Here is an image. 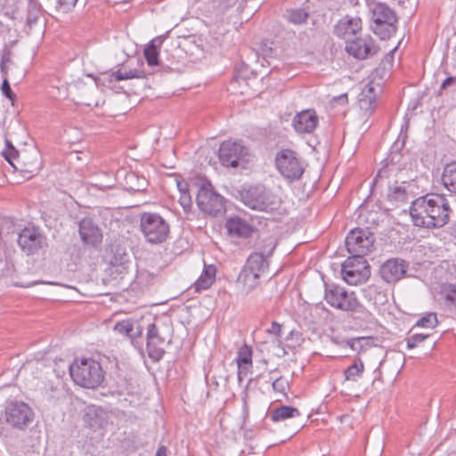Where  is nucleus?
Masks as SVG:
<instances>
[{
    "label": "nucleus",
    "instance_id": "c85d7f7f",
    "mask_svg": "<svg viewBox=\"0 0 456 456\" xmlns=\"http://www.w3.org/2000/svg\"><path fill=\"white\" fill-rule=\"evenodd\" d=\"M364 370V365L360 359L354 361V362L349 366L344 372L346 380L355 381L357 378L361 377Z\"/></svg>",
    "mask_w": 456,
    "mask_h": 456
},
{
    "label": "nucleus",
    "instance_id": "58836bf2",
    "mask_svg": "<svg viewBox=\"0 0 456 456\" xmlns=\"http://www.w3.org/2000/svg\"><path fill=\"white\" fill-rule=\"evenodd\" d=\"M78 0H58L57 8L61 12H69L74 9Z\"/></svg>",
    "mask_w": 456,
    "mask_h": 456
},
{
    "label": "nucleus",
    "instance_id": "5701e85b",
    "mask_svg": "<svg viewBox=\"0 0 456 456\" xmlns=\"http://www.w3.org/2000/svg\"><path fill=\"white\" fill-rule=\"evenodd\" d=\"M362 28L360 18L344 17L336 25V33L338 37L349 39L356 35Z\"/></svg>",
    "mask_w": 456,
    "mask_h": 456
},
{
    "label": "nucleus",
    "instance_id": "cd10ccee",
    "mask_svg": "<svg viewBox=\"0 0 456 456\" xmlns=\"http://www.w3.org/2000/svg\"><path fill=\"white\" fill-rule=\"evenodd\" d=\"M299 415H300V412H299L298 409L292 407V406L281 405V406H279V407L273 409L270 412V419L273 422H280V421L286 420L288 419L297 418Z\"/></svg>",
    "mask_w": 456,
    "mask_h": 456
},
{
    "label": "nucleus",
    "instance_id": "f3484780",
    "mask_svg": "<svg viewBox=\"0 0 456 456\" xmlns=\"http://www.w3.org/2000/svg\"><path fill=\"white\" fill-rule=\"evenodd\" d=\"M105 283L118 279H122L123 275L128 272L132 263L128 258H109L103 260Z\"/></svg>",
    "mask_w": 456,
    "mask_h": 456
},
{
    "label": "nucleus",
    "instance_id": "de8ad7c7",
    "mask_svg": "<svg viewBox=\"0 0 456 456\" xmlns=\"http://www.w3.org/2000/svg\"><path fill=\"white\" fill-rule=\"evenodd\" d=\"M393 59H394L393 55H391V54L386 55V57L382 61L383 65L387 66L390 69L393 65Z\"/></svg>",
    "mask_w": 456,
    "mask_h": 456
},
{
    "label": "nucleus",
    "instance_id": "a19ab883",
    "mask_svg": "<svg viewBox=\"0 0 456 456\" xmlns=\"http://www.w3.org/2000/svg\"><path fill=\"white\" fill-rule=\"evenodd\" d=\"M428 335H423V334H413L407 338V347L409 349L414 348L417 346L418 344L424 341Z\"/></svg>",
    "mask_w": 456,
    "mask_h": 456
},
{
    "label": "nucleus",
    "instance_id": "72a5a7b5",
    "mask_svg": "<svg viewBox=\"0 0 456 456\" xmlns=\"http://www.w3.org/2000/svg\"><path fill=\"white\" fill-rule=\"evenodd\" d=\"M134 325V321L128 319L118 322L114 326V330L120 334L126 335L129 337V334L133 331V327Z\"/></svg>",
    "mask_w": 456,
    "mask_h": 456
},
{
    "label": "nucleus",
    "instance_id": "f257e3e1",
    "mask_svg": "<svg viewBox=\"0 0 456 456\" xmlns=\"http://www.w3.org/2000/svg\"><path fill=\"white\" fill-rule=\"evenodd\" d=\"M450 207L440 194H427L415 200L410 215L416 226L426 228L442 227L449 221Z\"/></svg>",
    "mask_w": 456,
    "mask_h": 456
},
{
    "label": "nucleus",
    "instance_id": "6ab92c4d",
    "mask_svg": "<svg viewBox=\"0 0 456 456\" xmlns=\"http://www.w3.org/2000/svg\"><path fill=\"white\" fill-rule=\"evenodd\" d=\"M18 243L28 253L43 247L44 237L35 227L24 228L19 235Z\"/></svg>",
    "mask_w": 456,
    "mask_h": 456
},
{
    "label": "nucleus",
    "instance_id": "f8f14e48",
    "mask_svg": "<svg viewBox=\"0 0 456 456\" xmlns=\"http://www.w3.org/2000/svg\"><path fill=\"white\" fill-rule=\"evenodd\" d=\"M34 413L31 408L23 402H11L4 411V419L12 428H25L31 423Z\"/></svg>",
    "mask_w": 456,
    "mask_h": 456
},
{
    "label": "nucleus",
    "instance_id": "f704fd0d",
    "mask_svg": "<svg viewBox=\"0 0 456 456\" xmlns=\"http://www.w3.org/2000/svg\"><path fill=\"white\" fill-rule=\"evenodd\" d=\"M437 324L436 314L434 313L428 314L420 318L416 325L423 328H435Z\"/></svg>",
    "mask_w": 456,
    "mask_h": 456
},
{
    "label": "nucleus",
    "instance_id": "4be33fe9",
    "mask_svg": "<svg viewBox=\"0 0 456 456\" xmlns=\"http://www.w3.org/2000/svg\"><path fill=\"white\" fill-rule=\"evenodd\" d=\"M153 258H137L136 265V275L134 283L139 286H147L159 273V269L148 270L150 261Z\"/></svg>",
    "mask_w": 456,
    "mask_h": 456
},
{
    "label": "nucleus",
    "instance_id": "603ef678",
    "mask_svg": "<svg viewBox=\"0 0 456 456\" xmlns=\"http://www.w3.org/2000/svg\"><path fill=\"white\" fill-rule=\"evenodd\" d=\"M150 261V265L148 267V270H154V269H159V271L160 270L159 267H157L155 265H154V262H155V258H153V260H149Z\"/></svg>",
    "mask_w": 456,
    "mask_h": 456
},
{
    "label": "nucleus",
    "instance_id": "ddd939ff",
    "mask_svg": "<svg viewBox=\"0 0 456 456\" xmlns=\"http://www.w3.org/2000/svg\"><path fill=\"white\" fill-rule=\"evenodd\" d=\"M78 232L83 244L88 248H97L103 240L102 230L90 217L80 221Z\"/></svg>",
    "mask_w": 456,
    "mask_h": 456
},
{
    "label": "nucleus",
    "instance_id": "49530a36",
    "mask_svg": "<svg viewBox=\"0 0 456 456\" xmlns=\"http://www.w3.org/2000/svg\"><path fill=\"white\" fill-rule=\"evenodd\" d=\"M2 91L8 98H12V89L7 80H4L3 83Z\"/></svg>",
    "mask_w": 456,
    "mask_h": 456
},
{
    "label": "nucleus",
    "instance_id": "4468645a",
    "mask_svg": "<svg viewBox=\"0 0 456 456\" xmlns=\"http://www.w3.org/2000/svg\"><path fill=\"white\" fill-rule=\"evenodd\" d=\"M246 156V149L239 142L226 141L219 148V159L225 167H237Z\"/></svg>",
    "mask_w": 456,
    "mask_h": 456
},
{
    "label": "nucleus",
    "instance_id": "79ce46f5",
    "mask_svg": "<svg viewBox=\"0 0 456 456\" xmlns=\"http://www.w3.org/2000/svg\"><path fill=\"white\" fill-rule=\"evenodd\" d=\"M446 295L445 298L447 301H450L452 304L456 305V285L449 284L445 288Z\"/></svg>",
    "mask_w": 456,
    "mask_h": 456
},
{
    "label": "nucleus",
    "instance_id": "3c124183",
    "mask_svg": "<svg viewBox=\"0 0 456 456\" xmlns=\"http://www.w3.org/2000/svg\"><path fill=\"white\" fill-rule=\"evenodd\" d=\"M155 456H167V449H166V447L165 446H160L158 449Z\"/></svg>",
    "mask_w": 456,
    "mask_h": 456
},
{
    "label": "nucleus",
    "instance_id": "a18cd8bd",
    "mask_svg": "<svg viewBox=\"0 0 456 456\" xmlns=\"http://www.w3.org/2000/svg\"><path fill=\"white\" fill-rule=\"evenodd\" d=\"M142 334V328L141 327V325L139 324L138 322L134 321V325L133 327V331L131 332V334H129V338L132 340H134L137 338L141 337Z\"/></svg>",
    "mask_w": 456,
    "mask_h": 456
},
{
    "label": "nucleus",
    "instance_id": "c9c22d12",
    "mask_svg": "<svg viewBox=\"0 0 456 456\" xmlns=\"http://www.w3.org/2000/svg\"><path fill=\"white\" fill-rule=\"evenodd\" d=\"M359 106L361 110H364L366 113H370L375 109V99L371 96L362 95L359 99Z\"/></svg>",
    "mask_w": 456,
    "mask_h": 456
},
{
    "label": "nucleus",
    "instance_id": "c756f323",
    "mask_svg": "<svg viewBox=\"0 0 456 456\" xmlns=\"http://www.w3.org/2000/svg\"><path fill=\"white\" fill-rule=\"evenodd\" d=\"M111 77H113L114 80L120 81V80L142 77L143 73H142V71H139V70H135V69L134 70H133V69L126 70V69H120L117 70L116 72H114L111 75Z\"/></svg>",
    "mask_w": 456,
    "mask_h": 456
},
{
    "label": "nucleus",
    "instance_id": "2eb2a0df",
    "mask_svg": "<svg viewBox=\"0 0 456 456\" xmlns=\"http://www.w3.org/2000/svg\"><path fill=\"white\" fill-rule=\"evenodd\" d=\"M166 338L161 335L156 323H151L147 327V351L149 357L153 361H159L164 354Z\"/></svg>",
    "mask_w": 456,
    "mask_h": 456
},
{
    "label": "nucleus",
    "instance_id": "412c9836",
    "mask_svg": "<svg viewBox=\"0 0 456 456\" xmlns=\"http://www.w3.org/2000/svg\"><path fill=\"white\" fill-rule=\"evenodd\" d=\"M225 227L230 235L239 238H248L255 231L250 224L240 217L229 218L226 221Z\"/></svg>",
    "mask_w": 456,
    "mask_h": 456
},
{
    "label": "nucleus",
    "instance_id": "a211bd4d",
    "mask_svg": "<svg viewBox=\"0 0 456 456\" xmlns=\"http://www.w3.org/2000/svg\"><path fill=\"white\" fill-rule=\"evenodd\" d=\"M319 118L314 110H304L295 115L292 126L298 134H310L315 130Z\"/></svg>",
    "mask_w": 456,
    "mask_h": 456
},
{
    "label": "nucleus",
    "instance_id": "473e14b6",
    "mask_svg": "<svg viewBox=\"0 0 456 456\" xmlns=\"http://www.w3.org/2000/svg\"><path fill=\"white\" fill-rule=\"evenodd\" d=\"M144 56L150 66H155L159 63V51L152 43L148 45L144 49Z\"/></svg>",
    "mask_w": 456,
    "mask_h": 456
},
{
    "label": "nucleus",
    "instance_id": "e433bc0d",
    "mask_svg": "<svg viewBox=\"0 0 456 456\" xmlns=\"http://www.w3.org/2000/svg\"><path fill=\"white\" fill-rule=\"evenodd\" d=\"M178 201L185 213H190L192 208V200L190 191L179 194Z\"/></svg>",
    "mask_w": 456,
    "mask_h": 456
},
{
    "label": "nucleus",
    "instance_id": "8fccbe9b",
    "mask_svg": "<svg viewBox=\"0 0 456 456\" xmlns=\"http://www.w3.org/2000/svg\"><path fill=\"white\" fill-rule=\"evenodd\" d=\"M281 328L280 324H278L276 322L273 323L271 332L274 333L277 336H280L281 335Z\"/></svg>",
    "mask_w": 456,
    "mask_h": 456
},
{
    "label": "nucleus",
    "instance_id": "09e8293b",
    "mask_svg": "<svg viewBox=\"0 0 456 456\" xmlns=\"http://www.w3.org/2000/svg\"><path fill=\"white\" fill-rule=\"evenodd\" d=\"M456 80V77H449L446 79L444 80V82L441 85V89H445L448 86H450L452 83H453Z\"/></svg>",
    "mask_w": 456,
    "mask_h": 456
},
{
    "label": "nucleus",
    "instance_id": "20e7f679",
    "mask_svg": "<svg viewBox=\"0 0 456 456\" xmlns=\"http://www.w3.org/2000/svg\"><path fill=\"white\" fill-rule=\"evenodd\" d=\"M195 200L198 208L204 215L216 217L223 216L226 211L225 199L216 191L210 181L201 182Z\"/></svg>",
    "mask_w": 456,
    "mask_h": 456
},
{
    "label": "nucleus",
    "instance_id": "b1692460",
    "mask_svg": "<svg viewBox=\"0 0 456 456\" xmlns=\"http://www.w3.org/2000/svg\"><path fill=\"white\" fill-rule=\"evenodd\" d=\"M40 167V157L38 154L34 153L32 155L24 154L23 156H18L14 169L26 175H33L39 171Z\"/></svg>",
    "mask_w": 456,
    "mask_h": 456
},
{
    "label": "nucleus",
    "instance_id": "bb28decb",
    "mask_svg": "<svg viewBox=\"0 0 456 456\" xmlns=\"http://www.w3.org/2000/svg\"><path fill=\"white\" fill-rule=\"evenodd\" d=\"M441 181L449 191L456 194V161L445 165L441 175Z\"/></svg>",
    "mask_w": 456,
    "mask_h": 456
},
{
    "label": "nucleus",
    "instance_id": "37998d69",
    "mask_svg": "<svg viewBox=\"0 0 456 456\" xmlns=\"http://www.w3.org/2000/svg\"><path fill=\"white\" fill-rule=\"evenodd\" d=\"M175 183H176V187L179 191V194H183V192L190 191L188 183L181 176H179V175L175 176Z\"/></svg>",
    "mask_w": 456,
    "mask_h": 456
},
{
    "label": "nucleus",
    "instance_id": "4c0bfd02",
    "mask_svg": "<svg viewBox=\"0 0 456 456\" xmlns=\"http://www.w3.org/2000/svg\"><path fill=\"white\" fill-rule=\"evenodd\" d=\"M289 387V381L283 377H280L273 382V390L284 395H286Z\"/></svg>",
    "mask_w": 456,
    "mask_h": 456
},
{
    "label": "nucleus",
    "instance_id": "9d476101",
    "mask_svg": "<svg viewBox=\"0 0 456 456\" xmlns=\"http://www.w3.org/2000/svg\"><path fill=\"white\" fill-rule=\"evenodd\" d=\"M276 167L280 173L288 179H297L304 173L301 160L295 151L283 149L276 155Z\"/></svg>",
    "mask_w": 456,
    "mask_h": 456
},
{
    "label": "nucleus",
    "instance_id": "7c9ffc66",
    "mask_svg": "<svg viewBox=\"0 0 456 456\" xmlns=\"http://www.w3.org/2000/svg\"><path fill=\"white\" fill-rule=\"evenodd\" d=\"M237 363H244L252 365V349L250 346L244 345L241 346L237 354Z\"/></svg>",
    "mask_w": 456,
    "mask_h": 456
},
{
    "label": "nucleus",
    "instance_id": "2f4dec72",
    "mask_svg": "<svg viewBox=\"0 0 456 456\" xmlns=\"http://www.w3.org/2000/svg\"><path fill=\"white\" fill-rule=\"evenodd\" d=\"M308 13L303 9H293L288 14V20L294 24H302L306 21Z\"/></svg>",
    "mask_w": 456,
    "mask_h": 456
},
{
    "label": "nucleus",
    "instance_id": "f03ea898",
    "mask_svg": "<svg viewBox=\"0 0 456 456\" xmlns=\"http://www.w3.org/2000/svg\"><path fill=\"white\" fill-rule=\"evenodd\" d=\"M70 377L74 382L86 388H95L104 379V371L97 361L92 358L75 360L69 366Z\"/></svg>",
    "mask_w": 456,
    "mask_h": 456
},
{
    "label": "nucleus",
    "instance_id": "dca6fc26",
    "mask_svg": "<svg viewBox=\"0 0 456 456\" xmlns=\"http://www.w3.org/2000/svg\"><path fill=\"white\" fill-rule=\"evenodd\" d=\"M408 265L403 258H388L380 266V275L382 279L390 283L399 281L406 273Z\"/></svg>",
    "mask_w": 456,
    "mask_h": 456
},
{
    "label": "nucleus",
    "instance_id": "c03bdc74",
    "mask_svg": "<svg viewBox=\"0 0 456 456\" xmlns=\"http://www.w3.org/2000/svg\"><path fill=\"white\" fill-rule=\"evenodd\" d=\"M238 365V379L240 381L248 373L249 369L252 365H248L244 363H237Z\"/></svg>",
    "mask_w": 456,
    "mask_h": 456
},
{
    "label": "nucleus",
    "instance_id": "7ed1b4c3",
    "mask_svg": "<svg viewBox=\"0 0 456 456\" xmlns=\"http://www.w3.org/2000/svg\"><path fill=\"white\" fill-rule=\"evenodd\" d=\"M267 258H247L236 281L237 294L247 297L258 286L259 277L268 269Z\"/></svg>",
    "mask_w": 456,
    "mask_h": 456
},
{
    "label": "nucleus",
    "instance_id": "ea45409f",
    "mask_svg": "<svg viewBox=\"0 0 456 456\" xmlns=\"http://www.w3.org/2000/svg\"><path fill=\"white\" fill-rule=\"evenodd\" d=\"M5 159L10 163L11 166L15 168V164L18 159V156H20L19 152L13 148L9 147L5 150V151L3 153Z\"/></svg>",
    "mask_w": 456,
    "mask_h": 456
},
{
    "label": "nucleus",
    "instance_id": "1a4fd4ad",
    "mask_svg": "<svg viewBox=\"0 0 456 456\" xmlns=\"http://www.w3.org/2000/svg\"><path fill=\"white\" fill-rule=\"evenodd\" d=\"M343 280L349 285L366 281L370 275V266L365 258H346L341 265Z\"/></svg>",
    "mask_w": 456,
    "mask_h": 456
},
{
    "label": "nucleus",
    "instance_id": "864d4df0",
    "mask_svg": "<svg viewBox=\"0 0 456 456\" xmlns=\"http://www.w3.org/2000/svg\"><path fill=\"white\" fill-rule=\"evenodd\" d=\"M356 343H359V340H356V341H355V340H353V341H348V342H347V344L349 345V346H350L352 349H354V350H355V349H356V348H355V344H356Z\"/></svg>",
    "mask_w": 456,
    "mask_h": 456
},
{
    "label": "nucleus",
    "instance_id": "aec40b11",
    "mask_svg": "<svg viewBox=\"0 0 456 456\" xmlns=\"http://www.w3.org/2000/svg\"><path fill=\"white\" fill-rule=\"evenodd\" d=\"M374 45L370 37H358L352 40L346 45V51L349 54L358 59L367 58L373 51Z\"/></svg>",
    "mask_w": 456,
    "mask_h": 456
},
{
    "label": "nucleus",
    "instance_id": "0eeeda50",
    "mask_svg": "<svg viewBox=\"0 0 456 456\" xmlns=\"http://www.w3.org/2000/svg\"><path fill=\"white\" fill-rule=\"evenodd\" d=\"M140 230L151 244H161L169 237V224L159 214L144 212L140 216Z\"/></svg>",
    "mask_w": 456,
    "mask_h": 456
},
{
    "label": "nucleus",
    "instance_id": "9b49d317",
    "mask_svg": "<svg viewBox=\"0 0 456 456\" xmlns=\"http://www.w3.org/2000/svg\"><path fill=\"white\" fill-rule=\"evenodd\" d=\"M372 20L375 22L374 31L380 37H389L395 32V17L385 4L374 3L371 7Z\"/></svg>",
    "mask_w": 456,
    "mask_h": 456
},
{
    "label": "nucleus",
    "instance_id": "6e6552de",
    "mask_svg": "<svg viewBox=\"0 0 456 456\" xmlns=\"http://www.w3.org/2000/svg\"><path fill=\"white\" fill-rule=\"evenodd\" d=\"M374 234L361 228L353 229L346 237V247L351 256H365L374 248Z\"/></svg>",
    "mask_w": 456,
    "mask_h": 456
},
{
    "label": "nucleus",
    "instance_id": "423d86ee",
    "mask_svg": "<svg viewBox=\"0 0 456 456\" xmlns=\"http://www.w3.org/2000/svg\"><path fill=\"white\" fill-rule=\"evenodd\" d=\"M324 299L331 307L343 312L357 313L362 308L354 291L335 283H325Z\"/></svg>",
    "mask_w": 456,
    "mask_h": 456
},
{
    "label": "nucleus",
    "instance_id": "39448f33",
    "mask_svg": "<svg viewBox=\"0 0 456 456\" xmlns=\"http://www.w3.org/2000/svg\"><path fill=\"white\" fill-rule=\"evenodd\" d=\"M240 197L245 206L251 209L273 212L280 208L281 200L264 186H250L240 191Z\"/></svg>",
    "mask_w": 456,
    "mask_h": 456
},
{
    "label": "nucleus",
    "instance_id": "393cba45",
    "mask_svg": "<svg viewBox=\"0 0 456 456\" xmlns=\"http://www.w3.org/2000/svg\"><path fill=\"white\" fill-rule=\"evenodd\" d=\"M203 271L200 276L197 279V281L193 284V288L195 291L199 292L201 290L208 289L211 287V285L216 281V267L215 265H208L205 261H203Z\"/></svg>",
    "mask_w": 456,
    "mask_h": 456
},
{
    "label": "nucleus",
    "instance_id": "a878e982",
    "mask_svg": "<svg viewBox=\"0 0 456 456\" xmlns=\"http://www.w3.org/2000/svg\"><path fill=\"white\" fill-rule=\"evenodd\" d=\"M85 420L91 428H103L108 424V413L102 408H90L86 413Z\"/></svg>",
    "mask_w": 456,
    "mask_h": 456
}]
</instances>
